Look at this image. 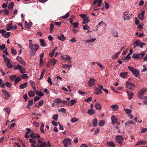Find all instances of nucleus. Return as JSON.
<instances>
[{
	"label": "nucleus",
	"instance_id": "obj_1",
	"mask_svg": "<svg viewBox=\"0 0 147 147\" xmlns=\"http://www.w3.org/2000/svg\"><path fill=\"white\" fill-rule=\"evenodd\" d=\"M47 143L45 142H42L40 140H38L37 145L31 144V147H45Z\"/></svg>",
	"mask_w": 147,
	"mask_h": 147
},
{
	"label": "nucleus",
	"instance_id": "obj_2",
	"mask_svg": "<svg viewBox=\"0 0 147 147\" xmlns=\"http://www.w3.org/2000/svg\"><path fill=\"white\" fill-rule=\"evenodd\" d=\"M128 69L132 73L134 76L136 77H138L140 73L139 71L136 69H134L133 67H132L130 66H128Z\"/></svg>",
	"mask_w": 147,
	"mask_h": 147
},
{
	"label": "nucleus",
	"instance_id": "obj_3",
	"mask_svg": "<svg viewBox=\"0 0 147 147\" xmlns=\"http://www.w3.org/2000/svg\"><path fill=\"white\" fill-rule=\"evenodd\" d=\"M126 88L127 90L130 91H132L134 90L135 88V86L131 82L129 81H127L126 82Z\"/></svg>",
	"mask_w": 147,
	"mask_h": 147
},
{
	"label": "nucleus",
	"instance_id": "obj_4",
	"mask_svg": "<svg viewBox=\"0 0 147 147\" xmlns=\"http://www.w3.org/2000/svg\"><path fill=\"white\" fill-rule=\"evenodd\" d=\"M145 55V53L144 52H143L140 54L139 53H134L132 57L134 59H141Z\"/></svg>",
	"mask_w": 147,
	"mask_h": 147
},
{
	"label": "nucleus",
	"instance_id": "obj_5",
	"mask_svg": "<svg viewBox=\"0 0 147 147\" xmlns=\"http://www.w3.org/2000/svg\"><path fill=\"white\" fill-rule=\"evenodd\" d=\"M146 45V44L144 42H141L139 40H137L133 44V47L135 48L137 46H138L141 48H142L143 46Z\"/></svg>",
	"mask_w": 147,
	"mask_h": 147
},
{
	"label": "nucleus",
	"instance_id": "obj_6",
	"mask_svg": "<svg viewBox=\"0 0 147 147\" xmlns=\"http://www.w3.org/2000/svg\"><path fill=\"white\" fill-rule=\"evenodd\" d=\"M146 91V89L145 88H143L140 89L138 94V97L140 99H142Z\"/></svg>",
	"mask_w": 147,
	"mask_h": 147
},
{
	"label": "nucleus",
	"instance_id": "obj_7",
	"mask_svg": "<svg viewBox=\"0 0 147 147\" xmlns=\"http://www.w3.org/2000/svg\"><path fill=\"white\" fill-rule=\"evenodd\" d=\"M98 88L95 89L94 94L96 95L100 94L102 93V89L103 88V86L100 84L98 86Z\"/></svg>",
	"mask_w": 147,
	"mask_h": 147
},
{
	"label": "nucleus",
	"instance_id": "obj_8",
	"mask_svg": "<svg viewBox=\"0 0 147 147\" xmlns=\"http://www.w3.org/2000/svg\"><path fill=\"white\" fill-rule=\"evenodd\" d=\"M77 102L75 99L71 100L69 101H65V105L68 106H72Z\"/></svg>",
	"mask_w": 147,
	"mask_h": 147
},
{
	"label": "nucleus",
	"instance_id": "obj_9",
	"mask_svg": "<svg viewBox=\"0 0 147 147\" xmlns=\"http://www.w3.org/2000/svg\"><path fill=\"white\" fill-rule=\"evenodd\" d=\"M14 68L15 70L18 69L22 74H24L25 73V69L19 64H18L17 66L15 67Z\"/></svg>",
	"mask_w": 147,
	"mask_h": 147
},
{
	"label": "nucleus",
	"instance_id": "obj_10",
	"mask_svg": "<svg viewBox=\"0 0 147 147\" xmlns=\"http://www.w3.org/2000/svg\"><path fill=\"white\" fill-rule=\"evenodd\" d=\"M16 60L21 64L22 65L24 66H25L26 65V63L25 61L22 58L19 56H18L16 57Z\"/></svg>",
	"mask_w": 147,
	"mask_h": 147
},
{
	"label": "nucleus",
	"instance_id": "obj_11",
	"mask_svg": "<svg viewBox=\"0 0 147 147\" xmlns=\"http://www.w3.org/2000/svg\"><path fill=\"white\" fill-rule=\"evenodd\" d=\"M116 141L119 144H121L122 143L123 140L124 139L122 138V136H116L115 137Z\"/></svg>",
	"mask_w": 147,
	"mask_h": 147
},
{
	"label": "nucleus",
	"instance_id": "obj_12",
	"mask_svg": "<svg viewBox=\"0 0 147 147\" xmlns=\"http://www.w3.org/2000/svg\"><path fill=\"white\" fill-rule=\"evenodd\" d=\"M2 92L3 94L4 95L5 97L4 98L5 99H7L10 97L9 93L8 91L5 90H2Z\"/></svg>",
	"mask_w": 147,
	"mask_h": 147
},
{
	"label": "nucleus",
	"instance_id": "obj_13",
	"mask_svg": "<svg viewBox=\"0 0 147 147\" xmlns=\"http://www.w3.org/2000/svg\"><path fill=\"white\" fill-rule=\"evenodd\" d=\"M145 10H143L139 13L138 15V17L141 20H142L144 18Z\"/></svg>",
	"mask_w": 147,
	"mask_h": 147
},
{
	"label": "nucleus",
	"instance_id": "obj_14",
	"mask_svg": "<svg viewBox=\"0 0 147 147\" xmlns=\"http://www.w3.org/2000/svg\"><path fill=\"white\" fill-rule=\"evenodd\" d=\"M17 28V27L16 26H11L10 24H9L7 25L6 30L7 31H9L10 30H13L16 29Z\"/></svg>",
	"mask_w": 147,
	"mask_h": 147
},
{
	"label": "nucleus",
	"instance_id": "obj_15",
	"mask_svg": "<svg viewBox=\"0 0 147 147\" xmlns=\"http://www.w3.org/2000/svg\"><path fill=\"white\" fill-rule=\"evenodd\" d=\"M111 120H112L111 123L112 124H114L115 123H117L118 121L117 118L114 115H113L112 116Z\"/></svg>",
	"mask_w": 147,
	"mask_h": 147
},
{
	"label": "nucleus",
	"instance_id": "obj_16",
	"mask_svg": "<svg viewBox=\"0 0 147 147\" xmlns=\"http://www.w3.org/2000/svg\"><path fill=\"white\" fill-rule=\"evenodd\" d=\"M95 81L94 79L90 78L88 82V86L90 87L94 85Z\"/></svg>",
	"mask_w": 147,
	"mask_h": 147
},
{
	"label": "nucleus",
	"instance_id": "obj_17",
	"mask_svg": "<svg viewBox=\"0 0 147 147\" xmlns=\"http://www.w3.org/2000/svg\"><path fill=\"white\" fill-rule=\"evenodd\" d=\"M65 61H67V63H71L72 61L70 57L68 55H65Z\"/></svg>",
	"mask_w": 147,
	"mask_h": 147
},
{
	"label": "nucleus",
	"instance_id": "obj_18",
	"mask_svg": "<svg viewBox=\"0 0 147 147\" xmlns=\"http://www.w3.org/2000/svg\"><path fill=\"white\" fill-rule=\"evenodd\" d=\"M147 143V141L146 140H140L136 143V146L140 145H144Z\"/></svg>",
	"mask_w": 147,
	"mask_h": 147
},
{
	"label": "nucleus",
	"instance_id": "obj_19",
	"mask_svg": "<svg viewBox=\"0 0 147 147\" xmlns=\"http://www.w3.org/2000/svg\"><path fill=\"white\" fill-rule=\"evenodd\" d=\"M71 144V140L69 138L65 139V147H66L67 146L70 145Z\"/></svg>",
	"mask_w": 147,
	"mask_h": 147
},
{
	"label": "nucleus",
	"instance_id": "obj_20",
	"mask_svg": "<svg viewBox=\"0 0 147 147\" xmlns=\"http://www.w3.org/2000/svg\"><path fill=\"white\" fill-rule=\"evenodd\" d=\"M57 60L54 58H52L50 60L49 62L51 65H55Z\"/></svg>",
	"mask_w": 147,
	"mask_h": 147
},
{
	"label": "nucleus",
	"instance_id": "obj_21",
	"mask_svg": "<svg viewBox=\"0 0 147 147\" xmlns=\"http://www.w3.org/2000/svg\"><path fill=\"white\" fill-rule=\"evenodd\" d=\"M102 0H95L93 3V5H94L96 3H97L98 6L100 7L101 5V4Z\"/></svg>",
	"mask_w": 147,
	"mask_h": 147
},
{
	"label": "nucleus",
	"instance_id": "obj_22",
	"mask_svg": "<svg viewBox=\"0 0 147 147\" xmlns=\"http://www.w3.org/2000/svg\"><path fill=\"white\" fill-rule=\"evenodd\" d=\"M32 23L31 22H30L29 23H27L26 22L25 27L29 29L32 26Z\"/></svg>",
	"mask_w": 147,
	"mask_h": 147
},
{
	"label": "nucleus",
	"instance_id": "obj_23",
	"mask_svg": "<svg viewBox=\"0 0 147 147\" xmlns=\"http://www.w3.org/2000/svg\"><path fill=\"white\" fill-rule=\"evenodd\" d=\"M127 74V72H122L120 74V75L122 78H125Z\"/></svg>",
	"mask_w": 147,
	"mask_h": 147
},
{
	"label": "nucleus",
	"instance_id": "obj_24",
	"mask_svg": "<svg viewBox=\"0 0 147 147\" xmlns=\"http://www.w3.org/2000/svg\"><path fill=\"white\" fill-rule=\"evenodd\" d=\"M107 145L110 147H115V144L112 142H109L107 144Z\"/></svg>",
	"mask_w": 147,
	"mask_h": 147
},
{
	"label": "nucleus",
	"instance_id": "obj_25",
	"mask_svg": "<svg viewBox=\"0 0 147 147\" xmlns=\"http://www.w3.org/2000/svg\"><path fill=\"white\" fill-rule=\"evenodd\" d=\"M95 107L98 110H100L102 108L100 104L98 102H97L95 105Z\"/></svg>",
	"mask_w": 147,
	"mask_h": 147
},
{
	"label": "nucleus",
	"instance_id": "obj_26",
	"mask_svg": "<svg viewBox=\"0 0 147 147\" xmlns=\"http://www.w3.org/2000/svg\"><path fill=\"white\" fill-rule=\"evenodd\" d=\"M95 111L92 109H88L87 111L88 113L90 115H93L95 113Z\"/></svg>",
	"mask_w": 147,
	"mask_h": 147
},
{
	"label": "nucleus",
	"instance_id": "obj_27",
	"mask_svg": "<svg viewBox=\"0 0 147 147\" xmlns=\"http://www.w3.org/2000/svg\"><path fill=\"white\" fill-rule=\"evenodd\" d=\"M127 95L129 96L128 98L129 100L131 99L133 97L134 94L132 92H130L128 91H127Z\"/></svg>",
	"mask_w": 147,
	"mask_h": 147
},
{
	"label": "nucleus",
	"instance_id": "obj_28",
	"mask_svg": "<svg viewBox=\"0 0 147 147\" xmlns=\"http://www.w3.org/2000/svg\"><path fill=\"white\" fill-rule=\"evenodd\" d=\"M98 121L96 118L94 119L93 120L92 123L94 127L96 126L97 125Z\"/></svg>",
	"mask_w": 147,
	"mask_h": 147
},
{
	"label": "nucleus",
	"instance_id": "obj_29",
	"mask_svg": "<svg viewBox=\"0 0 147 147\" xmlns=\"http://www.w3.org/2000/svg\"><path fill=\"white\" fill-rule=\"evenodd\" d=\"M26 130L27 131V132L26 133L25 135V137L26 138H29V136L28 135V134H29V133L30 131V128H26Z\"/></svg>",
	"mask_w": 147,
	"mask_h": 147
},
{
	"label": "nucleus",
	"instance_id": "obj_30",
	"mask_svg": "<svg viewBox=\"0 0 147 147\" xmlns=\"http://www.w3.org/2000/svg\"><path fill=\"white\" fill-rule=\"evenodd\" d=\"M27 84V82H25L23 84H20L19 86L20 88L21 89H24L26 87Z\"/></svg>",
	"mask_w": 147,
	"mask_h": 147
},
{
	"label": "nucleus",
	"instance_id": "obj_31",
	"mask_svg": "<svg viewBox=\"0 0 147 147\" xmlns=\"http://www.w3.org/2000/svg\"><path fill=\"white\" fill-rule=\"evenodd\" d=\"M30 137L33 139H34L35 138H39L40 136L38 134H33L32 136H31Z\"/></svg>",
	"mask_w": 147,
	"mask_h": 147
},
{
	"label": "nucleus",
	"instance_id": "obj_32",
	"mask_svg": "<svg viewBox=\"0 0 147 147\" xmlns=\"http://www.w3.org/2000/svg\"><path fill=\"white\" fill-rule=\"evenodd\" d=\"M14 5V3L13 2H11L8 5L9 8L11 10H13Z\"/></svg>",
	"mask_w": 147,
	"mask_h": 147
},
{
	"label": "nucleus",
	"instance_id": "obj_33",
	"mask_svg": "<svg viewBox=\"0 0 147 147\" xmlns=\"http://www.w3.org/2000/svg\"><path fill=\"white\" fill-rule=\"evenodd\" d=\"M44 127V124L43 123H41V126L40 127V129L42 133L44 134L45 133V131L43 129Z\"/></svg>",
	"mask_w": 147,
	"mask_h": 147
},
{
	"label": "nucleus",
	"instance_id": "obj_34",
	"mask_svg": "<svg viewBox=\"0 0 147 147\" xmlns=\"http://www.w3.org/2000/svg\"><path fill=\"white\" fill-rule=\"evenodd\" d=\"M106 24L103 21L100 22H99L98 24L96 26V27L97 28H98L100 27V26H104V25H105Z\"/></svg>",
	"mask_w": 147,
	"mask_h": 147
},
{
	"label": "nucleus",
	"instance_id": "obj_35",
	"mask_svg": "<svg viewBox=\"0 0 147 147\" xmlns=\"http://www.w3.org/2000/svg\"><path fill=\"white\" fill-rule=\"evenodd\" d=\"M9 14V11L8 10L5 9L3 10L2 14L3 16L5 15H8Z\"/></svg>",
	"mask_w": 147,
	"mask_h": 147
},
{
	"label": "nucleus",
	"instance_id": "obj_36",
	"mask_svg": "<svg viewBox=\"0 0 147 147\" xmlns=\"http://www.w3.org/2000/svg\"><path fill=\"white\" fill-rule=\"evenodd\" d=\"M61 79L62 78L61 77L58 76H57L54 78V80L55 81H57L56 82V84H57V82H59V80H61Z\"/></svg>",
	"mask_w": 147,
	"mask_h": 147
},
{
	"label": "nucleus",
	"instance_id": "obj_37",
	"mask_svg": "<svg viewBox=\"0 0 147 147\" xmlns=\"http://www.w3.org/2000/svg\"><path fill=\"white\" fill-rule=\"evenodd\" d=\"M58 39L60 40L63 41L64 40V36L63 34H61L58 36Z\"/></svg>",
	"mask_w": 147,
	"mask_h": 147
},
{
	"label": "nucleus",
	"instance_id": "obj_38",
	"mask_svg": "<svg viewBox=\"0 0 147 147\" xmlns=\"http://www.w3.org/2000/svg\"><path fill=\"white\" fill-rule=\"evenodd\" d=\"M3 110H5V112L8 114V115L10 113V109L9 107H7L5 108H4L3 109Z\"/></svg>",
	"mask_w": 147,
	"mask_h": 147
},
{
	"label": "nucleus",
	"instance_id": "obj_39",
	"mask_svg": "<svg viewBox=\"0 0 147 147\" xmlns=\"http://www.w3.org/2000/svg\"><path fill=\"white\" fill-rule=\"evenodd\" d=\"M40 42L42 47H45L46 45L44 40L43 39H40Z\"/></svg>",
	"mask_w": 147,
	"mask_h": 147
},
{
	"label": "nucleus",
	"instance_id": "obj_40",
	"mask_svg": "<svg viewBox=\"0 0 147 147\" xmlns=\"http://www.w3.org/2000/svg\"><path fill=\"white\" fill-rule=\"evenodd\" d=\"M46 71V70L45 69H44L42 70L41 72L40 78L39 79V80H41L42 78L44 76V73Z\"/></svg>",
	"mask_w": 147,
	"mask_h": 147
},
{
	"label": "nucleus",
	"instance_id": "obj_41",
	"mask_svg": "<svg viewBox=\"0 0 147 147\" xmlns=\"http://www.w3.org/2000/svg\"><path fill=\"white\" fill-rule=\"evenodd\" d=\"M36 95L40 97H42L44 95V94L40 91H36Z\"/></svg>",
	"mask_w": 147,
	"mask_h": 147
},
{
	"label": "nucleus",
	"instance_id": "obj_42",
	"mask_svg": "<svg viewBox=\"0 0 147 147\" xmlns=\"http://www.w3.org/2000/svg\"><path fill=\"white\" fill-rule=\"evenodd\" d=\"M21 79V78L20 77H16L15 79V84H17L20 81Z\"/></svg>",
	"mask_w": 147,
	"mask_h": 147
},
{
	"label": "nucleus",
	"instance_id": "obj_43",
	"mask_svg": "<svg viewBox=\"0 0 147 147\" xmlns=\"http://www.w3.org/2000/svg\"><path fill=\"white\" fill-rule=\"evenodd\" d=\"M28 94L29 96L30 97H33L35 95L34 92L32 91H30L28 92Z\"/></svg>",
	"mask_w": 147,
	"mask_h": 147
},
{
	"label": "nucleus",
	"instance_id": "obj_44",
	"mask_svg": "<svg viewBox=\"0 0 147 147\" xmlns=\"http://www.w3.org/2000/svg\"><path fill=\"white\" fill-rule=\"evenodd\" d=\"M29 47L30 48V50H34V45L30 43L29 44Z\"/></svg>",
	"mask_w": 147,
	"mask_h": 147
},
{
	"label": "nucleus",
	"instance_id": "obj_45",
	"mask_svg": "<svg viewBox=\"0 0 147 147\" xmlns=\"http://www.w3.org/2000/svg\"><path fill=\"white\" fill-rule=\"evenodd\" d=\"M105 121L103 120H100L98 123V125L100 126H102L105 124Z\"/></svg>",
	"mask_w": 147,
	"mask_h": 147
},
{
	"label": "nucleus",
	"instance_id": "obj_46",
	"mask_svg": "<svg viewBox=\"0 0 147 147\" xmlns=\"http://www.w3.org/2000/svg\"><path fill=\"white\" fill-rule=\"evenodd\" d=\"M83 28L84 30H89L90 29V27L88 26V24H85L83 26Z\"/></svg>",
	"mask_w": 147,
	"mask_h": 147
},
{
	"label": "nucleus",
	"instance_id": "obj_47",
	"mask_svg": "<svg viewBox=\"0 0 147 147\" xmlns=\"http://www.w3.org/2000/svg\"><path fill=\"white\" fill-rule=\"evenodd\" d=\"M20 77L21 78H23L24 79H28V76L26 74H24L21 75Z\"/></svg>",
	"mask_w": 147,
	"mask_h": 147
},
{
	"label": "nucleus",
	"instance_id": "obj_48",
	"mask_svg": "<svg viewBox=\"0 0 147 147\" xmlns=\"http://www.w3.org/2000/svg\"><path fill=\"white\" fill-rule=\"evenodd\" d=\"M43 104V101L42 100H40L39 102L38 105L36 106L38 107H41Z\"/></svg>",
	"mask_w": 147,
	"mask_h": 147
},
{
	"label": "nucleus",
	"instance_id": "obj_49",
	"mask_svg": "<svg viewBox=\"0 0 147 147\" xmlns=\"http://www.w3.org/2000/svg\"><path fill=\"white\" fill-rule=\"evenodd\" d=\"M134 123V122L132 121H131H131H128L126 122L125 123V125L126 126H128L129 124H133Z\"/></svg>",
	"mask_w": 147,
	"mask_h": 147
},
{
	"label": "nucleus",
	"instance_id": "obj_50",
	"mask_svg": "<svg viewBox=\"0 0 147 147\" xmlns=\"http://www.w3.org/2000/svg\"><path fill=\"white\" fill-rule=\"evenodd\" d=\"M124 110L127 114H130L132 111L130 109H125Z\"/></svg>",
	"mask_w": 147,
	"mask_h": 147
},
{
	"label": "nucleus",
	"instance_id": "obj_51",
	"mask_svg": "<svg viewBox=\"0 0 147 147\" xmlns=\"http://www.w3.org/2000/svg\"><path fill=\"white\" fill-rule=\"evenodd\" d=\"M10 35V33L9 32H7L3 35V36L6 38L9 37Z\"/></svg>",
	"mask_w": 147,
	"mask_h": 147
},
{
	"label": "nucleus",
	"instance_id": "obj_52",
	"mask_svg": "<svg viewBox=\"0 0 147 147\" xmlns=\"http://www.w3.org/2000/svg\"><path fill=\"white\" fill-rule=\"evenodd\" d=\"M72 65L71 64H65V69H67L69 70L70 69V68L71 67Z\"/></svg>",
	"mask_w": 147,
	"mask_h": 147
},
{
	"label": "nucleus",
	"instance_id": "obj_53",
	"mask_svg": "<svg viewBox=\"0 0 147 147\" xmlns=\"http://www.w3.org/2000/svg\"><path fill=\"white\" fill-rule=\"evenodd\" d=\"M11 53L13 54L14 55H15L17 54V52L16 50H15L13 48H12L11 49Z\"/></svg>",
	"mask_w": 147,
	"mask_h": 147
},
{
	"label": "nucleus",
	"instance_id": "obj_54",
	"mask_svg": "<svg viewBox=\"0 0 147 147\" xmlns=\"http://www.w3.org/2000/svg\"><path fill=\"white\" fill-rule=\"evenodd\" d=\"M58 115L57 114H55L53 115V119L54 120L57 121L58 120Z\"/></svg>",
	"mask_w": 147,
	"mask_h": 147
},
{
	"label": "nucleus",
	"instance_id": "obj_55",
	"mask_svg": "<svg viewBox=\"0 0 147 147\" xmlns=\"http://www.w3.org/2000/svg\"><path fill=\"white\" fill-rule=\"evenodd\" d=\"M113 35L115 37H118V36L117 32L114 30L112 31Z\"/></svg>",
	"mask_w": 147,
	"mask_h": 147
},
{
	"label": "nucleus",
	"instance_id": "obj_56",
	"mask_svg": "<svg viewBox=\"0 0 147 147\" xmlns=\"http://www.w3.org/2000/svg\"><path fill=\"white\" fill-rule=\"evenodd\" d=\"M29 141L32 144H35L36 143V142L34 140V139H29Z\"/></svg>",
	"mask_w": 147,
	"mask_h": 147
},
{
	"label": "nucleus",
	"instance_id": "obj_57",
	"mask_svg": "<svg viewBox=\"0 0 147 147\" xmlns=\"http://www.w3.org/2000/svg\"><path fill=\"white\" fill-rule=\"evenodd\" d=\"M79 120L78 119H77L76 117H73L71 119V121L72 123H74Z\"/></svg>",
	"mask_w": 147,
	"mask_h": 147
},
{
	"label": "nucleus",
	"instance_id": "obj_58",
	"mask_svg": "<svg viewBox=\"0 0 147 147\" xmlns=\"http://www.w3.org/2000/svg\"><path fill=\"white\" fill-rule=\"evenodd\" d=\"M8 67L9 68H11L13 67V65L10 63V61L6 63Z\"/></svg>",
	"mask_w": 147,
	"mask_h": 147
},
{
	"label": "nucleus",
	"instance_id": "obj_59",
	"mask_svg": "<svg viewBox=\"0 0 147 147\" xmlns=\"http://www.w3.org/2000/svg\"><path fill=\"white\" fill-rule=\"evenodd\" d=\"M16 76L17 75H16L11 76H10V78L11 80H13L15 79Z\"/></svg>",
	"mask_w": 147,
	"mask_h": 147
},
{
	"label": "nucleus",
	"instance_id": "obj_60",
	"mask_svg": "<svg viewBox=\"0 0 147 147\" xmlns=\"http://www.w3.org/2000/svg\"><path fill=\"white\" fill-rule=\"evenodd\" d=\"M92 98L91 97H89L88 98L84 100V101L86 102H90L92 100Z\"/></svg>",
	"mask_w": 147,
	"mask_h": 147
},
{
	"label": "nucleus",
	"instance_id": "obj_61",
	"mask_svg": "<svg viewBox=\"0 0 147 147\" xmlns=\"http://www.w3.org/2000/svg\"><path fill=\"white\" fill-rule=\"evenodd\" d=\"M61 102V100L59 98L56 99L54 100V102L56 103H60Z\"/></svg>",
	"mask_w": 147,
	"mask_h": 147
},
{
	"label": "nucleus",
	"instance_id": "obj_62",
	"mask_svg": "<svg viewBox=\"0 0 147 147\" xmlns=\"http://www.w3.org/2000/svg\"><path fill=\"white\" fill-rule=\"evenodd\" d=\"M91 38L92 39L87 40V42L88 43H89L90 42H92L95 41L96 40L95 38H93L92 37H91Z\"/></svg>",
	"mask_w": 147,
	"mask_h": 147
},
{
	"label": "nucleus",
	"instance_id": "obj_63",
	"mask_svg": "<svg viewBox=\"0 0 147 147\" xmlns=\"http://www.w3.org/2000/svg\"><path fill=\"white\" fill-rule=\"evenodd\" d=\"M105 7L106 9H109V4L105 1Z\"/></svg>",
	"mask_w": 147,
	"mask_h": 147
},
{
	"label": "nucleus",
	"instance_id": "obj_64",
	"mask_svg": "<svg viewBox=\"0 0 147 147\" xmlns=\"http://www.w3.org/2000/svg\"><path fill=\"white\" fill-rule=\"evenodd\" d=\"M117 105H112L111 106V107L112 108L114 109L113 110L115 111V110H117V109H118L117 107Z\"/></svg>",
	"mask_w": 147,
	"mask_h": 147
}]
</instances>
